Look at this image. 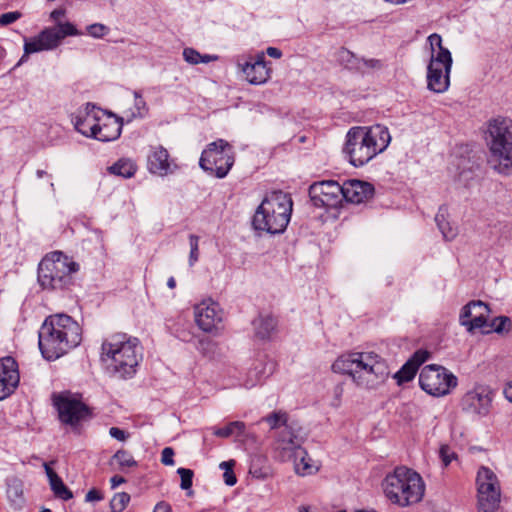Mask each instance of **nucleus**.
<instances>
[{
	"label": "nucleus",
	"instance_id": "49",
	"mask_svg": "<svg viewBox=\"0 0 512 512\" xmlns=\"http://www.w3.org/2000/svg\"><path fill=\"white\" fill-rule=\"evenodd\" d=\"M148 169L153 174H158L160 171V155L157 151H153V153L148 156Z\"/></svg>",
	"mask_w": 512,
	"mask_h": 512
},
{
	"label": "nucleus",
	"instance_id": "55",
	"mask_svg": "<svg viewBox=\"0 0 512 512\" xmlns=\"http://www.w3.org/2000/svg\"><path fill=\"white\" fill-rule=\"evenodd\" d=\"M7 493L9 497H20L22 495V488L20 483H14L13 485L9 486Z\"/></svg>",
	"mask_w": 512,
	"mask_h": 512
},
{
	"label": "nucleus",
	"instance_id": "8",
	"mask_svg": "<svg viewBox=\"0 0 512 512\" xmlns=\"http://www.w3.org/2000/svg\"><path fill=\"white\" fill-rule=\"evenodd\" d=\"M79 264L60 251L46 255L38 265V282L43 289L63 290L73 284Z\"/></svg>",
	"mask_w": 512,
	"mask_h": 512
},
{
	"label": "nucleus",
	"instance_id": "45",
	"mask_svg": "<svg viewBox=\"0 0 512 512\" xmlns=\"http://www.w3.org/2000/svg\"><path fill=\"white\" fill-rule=\"evenodd\" d=\"M439 457L444 465V467H447L452 460L456 459L457 455L456 453L450 448L449 445H441L439 449Z\"/></svg>",
	"mask_w": 512,
	"mask_h": 512
},
{
	"label": "nucleus",
	"instance_id": "56",
	"mask_svg": "<svg viewBox=\"0 0 512 512\" xmlns=\"http://www.w3.org/2000/svg\"><path fill=\"white\" fill-rule=\"evenodd\" d=\"M266 53L268 56L275 58V59H279L282 57V51L276 47H268L266 49Z\"/></svg>",
	"mask_w": 512,
	"mask_h": 512
},
{
	"label": "nucleus",
	"instance_id": "29",
	"mask_svg": "<svg viewBox=\"0 0 512 512\" xmlns=\"http://www.w3.org/2000/svg\"><path fill=\"white\" fill-rule=\"evenodd\" d=\"M269 424L271 430H281L285 428V425H290L288 423V415L283 411H275L261 419Z\"/></svg>",
	"mask_w": 512,
	"mask_h": 512
},
{
	"label": "nucleus",
	"instance_id": "31",
	"mask_svg": "<svg viewBox=\"0 0 512 512\" xmlns=\"http://www.w3.org/2000/svg\"><path fill=\"white\" fill-rule=\"evenodd\" d=\"M49 30H52L54 34L57 36L56 45L58 46L62 39L67 36H77L81 33L77 30V28L70 22L59 23L57 27H49Z\"/></svg>",
	"mask_w": 512,
	"mask_h": 512
},
{
	"label": "nucleus",
	"instance_id": "20",
	"mask_svg": "<svg viewBox=\"0 0 512 512\" xmlns=\"http://www.w3.org/2000/svg\"><path fill=\"white\" fill-rule=\"evenodd\" d=\"M270 64L265 59V53L259 52L254 59L251 58L250 61L241 65V70L250 84L261 85L266 83L271 77Z\"/></svg>",
	"mask_w": 512,
	"mask_h": 512
},
{
	"label": "nucleus",
	"instance_id": "53",
	"mask_svg": "<svg viewBox=\"0 0 512 512\" xmlns=\"http://www.w3.org/2000/svg\"><path fill=\"white\" fill-rule=\"evenodd\" d=\"M109 434L111 437L119 441H124L127 437L125 431L118 427H111L109 430Z\"/></svg>",
	"mask_w": 512,
	"mask_h": 512
},
{
	"label": "nucleus",
	"instance_id": "19",
	"mask_svg": "<svg viewBox=\"0 0 512 512\" xmlns=\"http://www.w3.org/2000/svg\"><path fill=\"white\" fill-rule=\"evenodd\" d=\"M489 314L490 309L486 303L480 300L471 301L462 308L459 321L469 332H472L475 329L488 326Z\"/></svg>",
	"mask_w": 512,
	"mask_h": 512
},
{
	"label": "nucleus",
	"instance_id": "39",
	"mask_svg": "<svg viewBox=\"0 0 512 512\" xmlns=\"http://www.w3.org/2000/svg\"><path fill=\"white\" fill-rule=\"evenodd\" d=\"M130 501V495L122 492L114 495L110 501L112 512H122Z\"/></svg>",
	"mask_w": 512,
	"mask_h": 512
},
{
	"label": "nucleus",
	"instance_id": "40",
	"mask_svg": "<svg viewBox=\"0 0 512 512\" xmlns=\"http://www.w3.org/2000/svg\"><path fill=\"white\" fill-rule=\"evenodd\" d=\"M317 467L310 464L309 460L301 456L299 462L295 463V471L301 476L311 475L317 471Z\"/></svg>",
	"mask_w": 512,
	"mask_h": 512
},
{
	"label": "nucleus",
	"instance_id": "34",
	"mask_svg": "<svg viewBox=\"0 0 512 512\" xmlns=\"http://www.w3.org/2000/svg\"><path fill=\"white\" fill-rule=\"evenodd\" d=\"M49 484L51 490L57 498L67 501L73 497L71 490L63 483L59 476L52 480Z\"/></svg>",
	"mask_w": 512,
	"mask_h": 512
},
{
	"label": "nucleus",
	"instance_id": "23",
	"mask_svg": "<svg viewBox=\"0 0 512 512\" xmlns=\"http://www.w3.org/2000/svg\"><path fill=\"white\" fill-rule=\"evenodd\" d=\"M255 335L260 339H268L275 331L277 320L272 315H260L253 321Z\"/></svg>",
	"mask_w": 512,
	"mask_h": 512
},
{
	"label": "nucleus",
	"instance_id": "11",
	"mask_svg": "<svg viewBox=\"0 0 512 512\" xmlns=\"http://www.w3.org/2000/svg\"><path fill=\"white\" fill-rule=\"evenodd\" d=\"M458 384L457 377L443 366L431 364L425 366L419 374V385L432 396H444Z\"/></svg>",
	"mask_w": 512,
	"mask_h": 512
},
{
	"label": "nucleus",
	"instance_id": "48",
	"mask_svg": "<svg viewBox=\"0 0 512 512\" xmlns=\"http://www.w3.org/2000/svg\"><path fill=\"white\" fill-rule=\"evenodd\" d=\"M22 17V13L19 11H11L0 15V26H6L12 24Z\"/></svg>",
	"mask_w": 512,
	"mask_h": 512
},
{
	"label": "nucleus",
	"instance_id": "10",
	"mask_svg": "<svg viewBox=\"0 0 512 512\" xmlns=\"http://www.w3.org/2000/svg\"><path fill=\"white\" fill-rule=\"evenodd\" d=\"M233 164L234 156L231 146L221 139L209 144L199 160L200 167L217 178H224Z\"/></svg>",
	"mask_w": 512,
	"mask_h": 512
},
{
	"label": "nucleus",
	"instance_id": "25",
	"mask_svg": "<svg viewBox=\"0 0 512 512\" xmlns=\"http://www.w3.org/2000/svg\"><path fill=\"white\" fill-rule=\"evenodd\" d=\"M447 209L440 207L438 213L435 216V222L441 231L444 239L453 240L457 235L456 228H453L447 220Z\"/></svg>",
	"mask_w": 512,
	"mask_h": 512
},
{
	"label": "nucleus",
	"instance_id": "26",
	"mask_svg": "<svg viewBox=\"0 0 512 512\" xmlns=\"http://www.w3.org/2000/svg\"><path fill=\"white\" fill-rule=\"evenodd\" d=\"M137 170L136 165L128 159H120L108 168L111 174L121 176L123 178H131Z\"/></svg>",
	"mask_w": 512,
	"mask_h": 512
},
{
	"label": "nucleus",
	"instance_id": "62",
	"mask_svg": "<svg viewBox=\"0 0 512 512\" xmlns=\"http://www.w3.org/2000/svg\"><path fill=\"white\" fill-rule=\"evenodd\" d=\"M167 286L171 289L176 287V281L173 277L169 278L167 281Z\"/></svg>",
	"mask_w": 512,
	"mask_h": 512
},
{
	"label": "nucleus",
	"instance_id": "38",
	"mask_svg": "<svg viewBox=\"0 0 512 512\" xmlns=\"http://www.w3.org/2000/svg\"><path fill=\"white\" fill-rule=\"evenodd\" d=\"M177 473L179 474L181 478L180 487L183 490H188L187 495L191 496L193 494V491L191 490L192 487V479H193V471L187 468H178Z\"/></svg>",
	"mask_w": 512,
	"mask_h": 512
},
{
	"label": "nucleus",
	"instance_id": "43",
	"mask_svg": "<svg viewBox=\"0 0 512 512\" xmlns=\"http://www.w3.org/2000/svg\"><path fill=\"white\" fill-rule=\"evenodd\" d=\"M233 465H234V461H229V462L224 461L220 464V468L225 469L223 477H224L225 483L229 486H233L237 482L236 476L232 470Z\"/></svg>",
	"mask_w": 512,
	"mask_h": 512
},
{
	"label": "nucleus",
	"instance_id": "33",
	"mask_svg": "<svg viewBox=\"0 0 512 512\" xmlns=\"http://www.w3.org/2000/svg\"><path fill=\"white\" fill-rule=\"evenodd\" d=\"M418 369L414 364L407 361L401 369L395 373L394 378L397 380L399 385L411 381L416 375Z\"/></svg>",
	"mask_w": 512,
	"mask_h": 512
},
{
	"label": "nucleus",
	"instance_id": "57",
	"mask_svg": "<svg viewBox=\"0 0 512 512\" xmlns=\"http://www.w3.org/2000/svg\"><path fill=\"white\" fill-rule=\"evenodd\" d=\"M44 468L49 479V483L58 477V474L50 467L49 463H44Z\"/></svg>",
	"mask_w": 512,
	"mask_h": 512
},
{
	"label": "nucleus",
	"instance_id": "14",
	"mask_svg": "<svg viewBox=\"0 0 512 512\" xmlns=\"http://www.w3.org/2000/svg\"><path fill=\"white\" fill-rule=\"evenodd\" d=\"M493 389L482 383H476L461 398V410L471 416L487 417L492 409Z\"/></svg>",
	"mask_w": 512,
	"mask_h": 512
},
{
	"label": "nucleus",
	"instance_id": "52",
	"mask_svg": "<svg viewBox=\"0 0 512 512\" xmlns=\"http://www.w3.org/2000/svg\"><path fill=\"white\" fill-rule=\"evenodd\" d=\"M102 499H103L102 493L95 488L89 490L85 496V500L87 502L100 501Z\"/></svg>",
	"mask_w": 512,
	"mask_h": 512
},
{
	"label": "nucleus",
	"instance_id": "58",
	"mask_svg": "<svg viewBox=\"0 0 512 512\" xmlns=\"http://www.w3.org/2000/svg\"><path fill=\"white\" fill-rule=\"evenodd\" d=\"M65 15V10L64 9H55L51 12L50 14V17L52 20H59L61 17H63Z\"/></svg>",
	"mask_w": 512,
	"mask_h": 512
},
{
	"label": "nucleus",
	"instance_id": "37",
	"mask_svg": "<svg viewBox=\"0 0 512 512\" xmlns=\"http://www.w3.org/2000/svg\"><path fill=\"white\" fill-rule=\"evenodd\" d=\"M490 330L487 332L494 331L496 333L508 332L511 328V320L506 316L496 317L489 324Z\"/></svg>",
	"mask_w": 512,
	"mask_h": 512
},
{
	"label": "nucleus",
	"instance_id": "36",
	"mask_svg": "<svg viewBox=\"0 0 512 512\" xmlns=\"http://www.w3.org/2000/svg\"><path fill=\"white\" fill-rule=\"evenodd\" d=\"M113 459L117 461V463L120 466V469L130 468L137 465V462L134 460L133 456L128 451L125 450L117 451L114 454Z\"/></svg>",
	"mask_w": 512,
	"mask_h": 512
},
{
	"label": "nucleus",
	"instance_id": "30",
	"mask_svg": "<svg viewBox=\"0 0 512 512\" xmlns=\"http://www.w3.org/2000/svg\"><path fill=\"white\" fill-rule=\"evenodd\" d=\"M183 57L186 62L192 65L199 63H209L218 59V57L215 55H201L197 50L193 48H185L183 50Z\"/></svg>",
	"mask_w": 512,
	"mask_h": 512
},
{
	"label": "nucleus",
	"instance_id": "35",
	"mask_svg": "<svg viewBox=\"0 0 512 512\" xmlns=\"http://www.w3.org/2000/svg\"><path fill=\"white\" fill-rule=\"evenodd\" d=\"M338 60L348 68L359 69L360 60L348 49L341 48L338 51Z\"/></svg>",
	"mask_w": 512,
	"mask_h": 512
},
{
	"label": "nucleus",
	"instance_id": "32",
	"mask_svg": "<svg viewBox=\"0 0 512 512\" xmlns=\"http://www.w3.org/2000/svg\"><path fill=\"white\" fill-rule=\"evenodd\" d=\"M428 42L430 44L431 55L430 59L435 58L436 56H443L446 53L448 56H451L450 51L442 45V38L439 34L433 33L428 37Z\"/></svg>",
	"mask_w": 512,
	"mask_h": 512
},
{
	"label": "nucleus",
	"instance_id": "6",
	"mask_svg": "<svg viewBox=\"0 0 512 512\" xmlns=\"http://www.w3.org/2000/svg\"><path fill=\"white\" fill-rule=\"evenodd\" d=\"M292 206L289 194L283 191L268 193L254 214L253 227L270 234L283 233L290 221Z\"/></svg>",
	"mask_w": 512,
	"mask_h": 512
},
{
	"label": "nucleus",
	"instance_id": "21",
	"mask_svg": "<svg viewBox=\"0 0 512 512\" xmlns=\"http://www.w3.org/2000/svg\"><path fill=\"white\" fill-rule=\"evenodd\" d=\"M342 189V200L354 204L370 199L374 193V187L370 183L360 180H349L342 185Z\"/></svg>",
	"mask_w": 512,
	"mask_h": 512
},
{
	"label": "nucleus",
	"instance_id": "1",
	"mask_svg": "<svg viewBox=\"0 0 512 512\" xmlns=\"http://www.w3.org/2000/svg\"><path fill=\"white\" fill-rule=\"evenodd\" d=\"M82 340L79 324L67 314L48 316L39 330V349L47 360H56Z\"/></svg>",
	"mask_w": 512,
	"mask_h": 512
},
{
	"label": "nucleus",
	"instance_id": "7",
	"mask_svg": "<svg viewBox=\"0 0 512 512\" xmlns=\"http://www.w3.org/2000/svg\"><path fill=\"white\" fill-rule=\"evenodd\" d=\"M390 141L389 130H349L343 151L353 166L361 167L383 152Z\"/></svg>",
	"mask_w": 512,
	"mask_h": 512
},
{
	"label": "nucleus",
	"instance_id": "28",
	"mask_svg": "<svg viewBox=\"0 0 512 512\" xmlns=\"http://www.w3.org/2000/svg\"><path fill=\"white\" fill-rule=\"evenodd\" d=\"M83 136L93 138L101 142H109L118 139L121 136L122 130H107L109 133H104L105 130H78Z\"/></svg>",
	"mask_w": 512,
	"mask_h": 512
},
{
	"label": "nucleus",
	"instance_id": "24",
	"mask_svg": "<svg viewBox=\"0 0 512 512\" xmlns=\"http://www.w3.org/2000/svg\"><path fill=\"white\" fill-rule=\"evenodd\" d=\"M0 376L7 378L8 383L10 385H18V383H19L18 365L14 358L8 356V357H4L1 360Z\"/></svg>",
	"mask_w": 512,
	"mask_h": 512
},
{
	"label": "nucleus",
	"instance_id": "51",
	"mask_svg": "<svg viewBox=\"0 0 512 512\" xmlns=\"http://www.w3.org/2000/svg\"><path fill=\"white\" fill-rule=\"evenodd\" d=\"M174 450L171 447H165L162 450V464L173 466L174 465Z\"/></svg>",
	"mask_w": 512,
	"mask_h": 512
},
{
	"label": "nucleus",
	"instance_id": "22",
	"mask_svg": "<svg viewBox=\"0 0 512 512\" xmlns=\"http://www.w3.org/2000/svg\"><path fill=\"white\" fill-rule=\"evenodd\" d=\"M56 39L57 36L54 34V32L49 30V28H45L34 37H24L23 50L26 52V54L53 50L57 47Z\"/></svg>",
	"mask_w": 512,
	"mask_h": 512
},
{
	"label": "nucleus",
	"instance_id": "64",
	"mask_svg": "<svg viewBox=\"0 0 512 512\" xmlns=\"http://www.w3.org/2000/svg\"><path fill=\"white\" fill-rule=\"evenodd\" d=\"M36 174L39 178H41L46 174V172L44 170H37Z\"/></svg>",
	"mask_w": 512,
	"mask_h": 512
},
{
	"label": "nucleus",
	"instance_id": "61",
	"mask_svg": "<svg viewBox=\"0 0 512 512\" xmlns=\"http://www.w3.org/2000/svg\"><path fill=\"white\" fill-rule=\"evenodd\" d=\"M30 54H26V52L24 51L22 57L20 58L19 62L16 64V67L22 65L23 63H25L27 60H28V57H29Z\"/></svg>",
	"mask_w": 512,
	"mask_h": 512
},
{
	"label": "nucleus",
	"instance_id": "59",
	"mask_svg": "<svg viewBox=\"0 0 512 512\" xmlns=\"http://www.w3.org/2000/svg\"><path fill=\"white\" fill-rule=\"evenodd\" d=\"M125 481L126 480L119 475H114L110 480L112 488H116L118 485L124 483Z\"/></svg>",
	"mask_w": 512,
	"mask_h": 512
},
{
	"label": "nucleus",
	"instance_id": "2",
	"mask_svg": "<svg viewBox=\"0 0 512 512\" xmlns=\"http://www.w3.org/2000/svg\"><path fill=\"white\" fill-rule=\"evenodd\" d=\"M335 372L347 374L360 388L375 389L389 376L386 361L374 352H352L339 356L332 365Z\"/></svg>",
	"mask_w": 512,
	"mask_h": 512
},
{
	"label": "nucleus",
	"instance_id": "9",
	"mask_svg": "<svg viewBox=\"0 0 512 512\" xmlns=\"http://www.w3.org/2000/svg\"><path fill=\"white\" fill-rule=\"evenodd\" d=\"M488 164L505 176H512V130H487Z\"/></svg>",
	"mask_w": 512,
	"mask_h": 512
},
{
	"label": "nucleus",
	"instance_id": "12",
	"mask_svg": "<svg viewBox=\"0 0 512 512\" xmlns=\"http://www.w3.org/2000/svg\"><path fill=\"white\" fill-rule=\"evenodd\" d=\"M52 399L58 411L59 420L66 425L75 427L92 416L90 408L81 401L77 394L64 391L53 394Z\"/></svg>",
	"mask_w": 512,
	"mask_h": 512
},
{
	"label": "nucleus",
	"instance_id": "4",
	"mask_svg": "<svg viewBox=\"0 0 512 512\" xmlns=\"http://www.w3.org/2000/svg\"><path fill=\"white\" fill-rule=\"evenodd\" d=\"M133 103L134 109L129 108L123 116H118L95 103L87 102L71 114V123L74 128L81 126L85 128H105L111 125L122 128L125 124H129L132 119L143 117L147 112L146 104L137 92L133 94Z\"/></svg>",
	"mask_w": 512,
	"mask_h": 512
},
{
	"label": "nucleus",
	"instance_id": "15",
	"mask_svg": "<svg viewBox=\"0 0 512 512\" xmlns=\"http://www.w3.org/2000/svg\"><path fill=\"white\" fill-rule=\"evenodd\" d=\"M302 443L301 428L290 423V425H285V428L278 431L273 447L277 457L281 461H287L293 456H300L302 453H305L301 450Z\"/></svg>",
	"mask_w": 512,
	"mask_h": 512
},
{
	"label": "nucleus",
	"instance_id": "3",
	"mask_svg": "<svg viewBox=\"0 0 512 512\" xmlns=\"http://www.w3.org/2000/svg\"><path fill=\"white\" fill-rule=\"evenodd\" d=\"M101 351V360L107 371L120 379L132 377L142 358L139 340L127 337L126 334H114L106 338Z\"/></svg>",
	"mask_w": 512,
	"mask_h": 512
},
{
	"label": "nucleus",
	"instance_id": "27",
	"mask_svg": "<svg viewBox=\"0 0 512 512\" xmlns=\"http://www.w3.org/2000/svg\"><path fill=\"white\" fill-rule=\"evenodd\" d=\"M246 425L242 421L230 422L226 427L217 428L213 434L220 438H228L232 435L242 436L244 435Z\"/></svg>",
	"mask_w": 512,
	"mask_h": 512
},
{
	"label": "nucleus",
	"instance_id": "18",
	"mask_svg": "<svg viewBox=\"0 0 512 512\" xmlns=\"http://www.w3.org/2000/svg\"><path fill=\"white\" fill-rule=\"evenodd\" d=\"M195 321L199 328L205 332L218 329L222 323L223 312L219 304L211 299L203 300L194 307Z\"/></svg>",
	"mask_w": 512,
	"mask_h": 512
},
{
	"label": "nucleus",
	"instance_id": "54",
	"mask_svg": "<svg viewBox=\"0 0 512 512\" xmlns=\"http://www.w3.org/2000/svg\"><path fill=\"white\" fill-rule=\"evenodd\" d=\"M360 62L363 63V65L370 69H380L382 68V62L378 59H361Z\"/></svg>",
	"mask_w": 512,
	"mask_h": 512
},
{
	"label": "nucleus",
	"instance_id": "16",
	"mask_svg": "<svg viewBox=\"0 0 512 512\" xmlns=\"http://www.w3.org/2000/svg\"><path fill=\"white\" fill-rule=\"evenodd\" d=\"M452 56L446 53L430 59L427 66V88L435 93H444L450 85Z\"/></svg>",
	"mask_w": 512,
	"mask_h": 512
},
{
	"label": "nucleus",
	"instance_id": "44",
	"mask_svg": "<svg viewBox=\"0 0 512 512\" xmlns=\"http://www.w3.org/2000/svg\"><path fill=\"white\" fill-rule=\"evenodd\" d=\"M87 32L93 38L100 39L109 33V28L102 23H94L87 26Z\"/></svg>",
	"mask_w": 512,
	"mask_h": 512
},
{
	"label": "nucleus",
	"instance_id": "13",
	"mask_svg": "<svg viewBox=\"0 0 512 512\" xmlns=\"http://www.w3.org/2000/svg\"><path fill=\"white\" fill-rule=\"evenodd\" d=\"M478 512H496L500 503V487L496 475L487 467L477 473Z\"/></svg>",
	"mask_w": 512,
	"mask_h": 512
},
{
	"label": "nucleus",
	"instance_id": "17",
	"mask_svg": "<svg viewBox=\"0 0 512 512\" xmlns=\"http://www.w3.org/2000/svg\"><path fill=\"white\" fill-rule=\"evenodd\" d=\"M343 189L336 181L328 180L313 183L309 196L315 207L336 208L342 202Z\"/></svg>",
	"mask_w": 512,
	"mask_h": 512
},
{
	"label": "nucleus",
	"instance_id": "60",
	"mask_svg": "<svg viewBox=\"0 0 512 512\" xmlns=\"http://www.w3.org/2000/svg\"><path fill=\"white\" fill-rule=\"evenodd\" d=\"M504 395L508 401L512 402V381L504 388Z\"/></svg>",
	"mask_w": 512,
	"mask_h": 512
},
{
	"label": "nucleus",
	"instance_id": "42",
	"mask_svg": "<svg viewBox=\"0 0 512 512\" xmlns=\"http://www.w3.org/2000/svg\"><path fill=\"white\" fill-rule=\"evenodd\" d=\"M177 169L178 165L174 160H169L167 150L162 147V176L174 173Z\"/></svg>",
	"mask_w": 512,
	"mask_h": 512
},
{
	"label": "nucleus",
	"instance_id": "63",
	"mask_svg": "<svg viewBox=\"0 0 512 512\" xmlns=\"http://www.w3.org/2000/svg\"><path fill=\"white\" fill-rule=\"evenodd\" d=\"M162 512H172L170 505L162 502Z\"/></svg>",
	"mask_w": 512,
	"mask_h": 512
},
{
	"label": "nucleus",
	"instance_id": "5",
	"mask_svg": "<svg viewBox=\"0 0 512 512\" xmlns=\"http://www.w3.org/2000/svg\"><path fill=\"white\" fill-rule=\"evenodd\" d=\"M386 498L399 507L420 502L424 496L425 484L422 477L412 469L396 467L382 482Z\"/></svg>",
	"mask_w": 512,
	"mask_h": 512
},
{
	"label": "nucleus",
	"instance_id": "46",
	"mask_svg": "<svg viewBox=\"0 0 512 512\" xmlns=\"http://www.w3.org/2000/svg\"><path fill=\"white\" fill-rule=\"evenodd\" d=\"M430 353L427 350H417L412 357L408 360L410 363L414 364L417 369L429 359Z\"/></svg>",
	"mask_w": 512,
	"mask_h": 512
},
{
	"label": "nucleus",
	"instance_id": "50",
	"mask_svg": "<svg viewBox=\"0 0 512 512\" xmlns=\"http://www.w3.org/2000/svg\"><path fill=\"white\" fill-rule=\"evenodd\" d=\"M16 387L17 385H10L7 378L0 376V400L9 396Z\"/></svg>",
	"mask_w": 512,
	"mask_h": 512
},
{
	"label": "nucleus",
	"instance_id": "47",
	"mask_svg": "<svg viewBox=\"0 0 512 512\" xmlns=\"http://www.w3.org/2000/svg\"><path fill=\"white\" fill-rule=\"evenodd\" d=\"M487 128H512V120L506 117L498 116L489 120Z\"/></svg>",
	"mask_w": 512,
	"mask_h": 512
},
{
	"label": "nucleus",
	"instance_id": "41",
	"mask_svg": "<svg viewBox=\"0 0 512 512\" xmlns=\"http://www.w3.org/2000/svg\"><path fill=\"white\" fill-rule=\"evenodd\" d=\"M189 245V265L193 266L199 259V237L197 235L191 234L189 236Z\"/></svg>",
	"mask_w": 512,
	"mask_h": 512
}]
</instances>
